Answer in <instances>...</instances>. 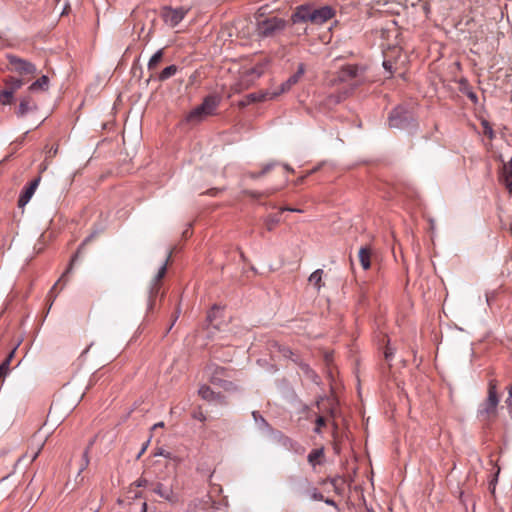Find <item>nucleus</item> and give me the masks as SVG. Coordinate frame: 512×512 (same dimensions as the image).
Wrapping results in <instances>:
<instances>
[{
    "label": "nucleus",
    "instance_id": "obj_1",
    "mask_svg": "<svg viewBox=\"0 0 512 512\" xmlns=\"http://www.w3.org/2000/svg\"><path fill=\"white\" fill-rule=\"evenodd\" d=\"M177 486L178 479L176 474H174L169 481L166 477H159L154 483L153 492L170 504H176L179 502Z\"/></svg>",
    "mask_w": 512,
    "mask_h": 512
},
{
    "label": "nucleus",
    "instance_id": "obj_2",
    "mask_svg": "<svg viewBox=\"0 0 512 512\" xmlns=\"http://www.w3.org/2000/svg\"><path fill=\"white\" fill-rule=\"evenodd\" d=\"M6 59L7 69L12 73L26 77L33 76L37 72L36 66L24 58L18 57L14 54H7Z\"/></svg>",
    "mask_w": 512,
    "mask_h": 512
},
{
    "label": "nucleus",
    "instance_id": "obj_3",
    "mask_svg": "<svg viewBox=\"0 0 512 512\" xmlns=\"http://www.w3.org/2000/svg\"><path fill=\"white\" fill-rule=\"evenodd\" d=\"M286 27V21L276 16L259 20L256 32L260 37H272L283 31Z\"/></svg>",
    "mask_w": 512,
    "mask_h": 512
},
{
    "label": "nucleus",
    "instance_id": "obj_4",
    "mask_svg": "<svg viewBox=\"0 0 512 512\" xmlns=\"http://www.w3.org/2000/svg\"><path fill=\"white\" fill-rule=\"evenodd\" d=\"M190 11V7H171L165 6L161 9V17L166 25L175 28L185 18Z\"/></svg>",
    "mask_w": 512,
    "mask_h": 512
},
{
    "label": "nucleus",
    "instance_id": "obj_5",
    "mask_svg": "<svg viewBox=\"0 0 512 512\" xmlns=\"http://www.w3.org/2000/svg\"><path fill=\"white\" fill-rule=\"evenodd\" d=\"M499 399L494 386H490L488 397L484 403L481 404L478 410V416L482 420H489L496 415L497 405Z\"/></svg>",
    "mask_w": 512,
    "mask_h": 512
},
{
    "label": "nucleus",
    "instance_id": "obj_6",
    "mask_svg": "<svg viewBox=\"0 0 512 512\" xmlns=\"http://www.w3.org/2000/svg\"><path fill=\"white\" fill-rule=\"evenodd\" d=\"M264 73V64L260 63L255 67L244 70L241 74L240 81L235 88L236 91L249 88Z\"/></svg>",
    "mask_w": 512,
    "mask_h": 512
},
{
    "label": "nucleus",
    "instance_id": "obj_7",
    "mask_svg": "<svg viewBox=\"0 0 512 512\" xmlns=\"http://www.w3.org/2000/svg\"><path fill=\"white\" fill-rule=\"evenodd\" d=\"M412 121V116L402 107L394 109L389 116V125L393 128L405 129Z\"/></svg>",
    "mask_w": 512,
    "mask_h": 512
},
{
    "label": "nucleus",
    "instance_id": "obj_8",
    "mask_svg": "<svg viewBox=\"0 0 512 512\" xmlns=\"http://www.w3.org/2000/svg\"><path fill=\"white\" fill-rule=\"evenodd\" d=\"M334 14L335 12L330 6H323L318 9L314 8L311 23L321 25L331 19Z\"/></svg>",
    "mask_w": 512,
    "mask_h": 512
},
{
    "label": "nucleus",
    "instance_id": "obj_9",
    "mask_svg": "<svg viewBox=\"0 0 512 512\" xmlns=\"http://www.w3.org/2000/svg\"><path fill=\"white\" fill-rule=\"evenodd\" d=\"M303 74H304V67H303V65H300L297 72L295 74H293L291 77H289V79L286 82H284L279 87L278 90L272 91L270 98H275L278 95L289 91L291 89V87L294 86L299 81V79L301 78V76Z\"/></svg>",
    "mask_w": 512,
    "mask_h": 512
},
{
    "label": "nucleus",
    "instance_id": "obj_10",
    "mask_svg": "<svg viewBox=\"0 0 512 512\" xmlns=\"http://www.w3.org/2000/svg\"><path fill=\"white\" fill-rule=\"evenodd\" d=\"M313 7L311 5H301L296 8L292 15L293 23L310 22L313 15Z\"/></svg>",
    "mask_w": 512,
    "mask_h": 512
},
{
    "label": "nucleus",
    "instance_id": "obj_11",
    "mask_svg": "<svg viewBox=\"0 0 512 512\" xmlns=\"http://www.w3.org/2000/svg\"><path fill=\"white\" fill-rule=\"evenodd\" d=\"M40 181L41 177L38 176L24 189L18 201L20 207H24L30 201L36 189L38 188Z\"/></svg>",
    "mask_w": 512,
    "mask_h": 512
},
{
    "label": "nucleus",
    "instance_id": "obj_12",
    "mask_svg": "<svg viewBox=\"0 0 512 512\" xmlns=\"http://www.w3.org/2000/svg\"><path fill=\"white\" fill-rule=\"evenodd\" d=\"M500 180L512 192V158L503 165Z\"/></svg>",
    "mask_w": 512,
    "mask_h": 512
},
{
    "label": "nucleus",
    "instance_id": "obj_13",
    "mask_svg": "<svg viewBox=\"0 0 512 512\" xmlns=\"http://www.w3.org/2000/svg\"><path fill=\"white\" fill-rule=\"evenodd\" d=\"M49 85V77L42 75L40 78L31 83V85L28 87V90L32 93L45 92L49 89Z\"/></svg>",
    "mask_w": 512,
    "mask_h": 512
},
{
    "label": "nucleus",
    "instance_id": "obj_14",
    "mask_svg": "<svg viewBox=\"0 0 512 512\" xmlns=\"http://www.w3.org/2000/svg\"><path fill=\"white\" fill-rule=\"evenodd\" d=\"M36 109V104L31 99L30 96H24L20 99L19 107L17 110V115L22 117L27 114L29 111Z\"/></svg>",
    "mask_w": 512,
    "mask_h": 512
},
{
    "label": "nucleus",
    "instance_id": "obj_15",
    "mask_svg": "<svg viewBox=\"0 0 512 512\" xmlns=\"http://www.w3.org/2000/svg\"><path fill=\"white\" fill-rule=\"evenodd\" d=\"M272 94V91H262L258 93H251L246 96V99L241 102L242 106H246L252 102H258V101H265V100H271L270 98Z\"/></svg>",
    "mask_w": 512,
    "mask_h": 512
},
{
    "label": "nucleus",
    "instance_id": "obj_16",
    "mask_svg": "<svg viewBox=\"0 0 512 512\" xmlns=\"http://www.w3.org/2000/svg\"><path fill=\"white\" fill-rule=\"evenodd\" d=\"M218 104H219V99L216 96H208L204 99L203 103L200 106H201V110L204 111V114L209 116L214 113Z\"/></svg>",
    "mask_w": 512,
    "mask_h": 512
},
{
    "label": "nucleus",
    "instance_id": "obj_17",
    "mask_svg": "<svg viewBox=\"0 0 512 512\" xmlns=\"http://www.w3.org/2000/svg\"><path fill=\"white\" fill-rule=\"evenodd\" d=\"M167 262L168 258L166 259L165 263L159 268L155 278L152 281L151 288H150V295L153 296L158 291V283L159 281L164 277L166 270H167Z\"/></svg>",
    "mask_w": 512,
    "mask_h": 512
},
{
    "label": "nucleus",
    "instance_id": "obj_18",
    "mask_svg": "<svg viewBox=\"0 0 512 512\" xmlns=\"http://www.w3.org/2000/svg\"><path fill=\"white\" fill-rule=\"evenodd\" d=\"M371 252L367 247L360 248L358 252V258L360 261V264L364 270H367L371 266L370 262Z\"/></svg>",
    "mask_w": 512,
    "mask_h": 512
},
{
    "label": "nucleus",
    "instance_id": "obj_19",
    "mask_svg": "<svg viewBox=\"0 0 512 512\" xmlns=\"http://www.w3.org/2000/svg\"><path fill=\"white\" fill-rule=\"evenodd\" d=\"M5 85H6V89L11 91V93L14 94L16 91H18L24 85V80L16 78V77H9L5 81Z\"/></svg>",
    "mask_w": 512,
    "mask_h": 512
},
{
    "label": "nucleus",
    "instance_id": "obj_20",
    "mask_svg": "<svg viewBox=\"0 0 512 512\" xmlns=\"http://www.w3.org/2000/svg\"><path fill=\"white\" fill-rule=\"evenodd\" d=\"M322 276L323 270L317 269L310 275L308 279L309 283L313 285L317 291H319L322 286Z\"/></svg>",
    "mask_w": 512,
    "mask_h": 512
},
{
    "label": "nucleus",
    "instance_id": "obj_21",
    "mask_svg": "<svg viewBox=\"0 0 512 512\" xmlns=\"http://www.w3.org/2000/svg\"><path fill=\"white\" fill-rule=\"evenodd\" d=\"M205 117H207V115L204 114V111L201 110V106L199 105L187 115L186 119L188 122H200Z\"/></svg>",
    "mask_w": 512,
    "mask_h": 512
},
{
    "label": "nucleus",
    "instance_id": "obj_22",
    "mask_svg": "<svg viewBox=\"0 0 512 512\" xmlns=\"http://www.w3.org/2000/svg\"><path fill=\"white\" fill-rule=\"evenodd\" d=\"M163 58V50H158L149 60L148 69L153 71L157 68L158 64L162 61Z\"/></svg>",
    "mask_w": 512,
    "mask_h": 512
},
{
    "label": "nucleus",
    "instance_id": "obj_23",
    "mask_svg": "<svg viewBox=\"0 0 512 512\" xmlns=\"http://www.w3.org/2000/svg\"><path fill=\"white\" fill-rule=\"evenodd\" d=\"M177 72V66L176 65H170L162 70V72L159 74V80L165 81L175 75Z\"/></svg>",
    "mask_w": 512,
    "mask_h": 512
},
{
    "label": "nucleus",
    "instance_id": "obj_24",
    "mask_svg": "<svg viewBox=\"0 0 512 512\" xmlns=\"http://www.w3.org/2000/svg\"><path fill=\"white\" fill-rule=\"evenodd\" d=\"M13 99L14 94L6 88L0 93V103L3 105L11 104L13 102Z\"/></svg>",
    "mask_w": 512,
    "mask_h": 512
},
{
    "label": "nucleus",
    "instance_id": "obj_25",
    "mask_svg": "<svg viewBox=\"0 0 512 512\" xmlns=\"http://www.w3.org/2000/svg\"><path fill=\"white\" fill-rule=\"evenodd\" d=\"M199 395L206 400H213L214 399V392L210 389L208 386H201L198 391Z\"/></svg>",
    "mask_w": 512,
    "mask_h": 512
},
{
    "label": "nucleus",
    "instance_id": "obj_26",
    "mask_svg": "<svg viewBox=\"0 0 512 512\" xmlns=\"http://www.w3.org/2000/svg\"><path fill=\"white\" fill-rule=\"evenodd\" d=\"M281 221L280 216L278 214L275 215H269L266 218V226L268 230H272L279 222Z\"/></svg>",
    "mask_w": 512,
    "mask_h": 512
},
{
    "label": "nucleus",
    "instance_id": "obj_27",
    "mask_svg": "<svg viewBox=\"0 0 512 512\" xmlns=\"http://www.w3.org/2000/svg\"><path fill=\"white\" fill-rule=\"evenodd\" d=\"M323 455V450L322 449H317V450H314L312 451L309 455H308V461L312 464V465H315L318 463V460L319 458Z\"/></svg>",
    "mask_w": 512,
    "mask_h": 512
},
{
    "label": "nucleus",
    "instance_id": "obj_28",
    "mask_svg": "<svg viewBox=\"0 0 512 512\" xmlns=\"http://www.w3.org/2000/svg\"><path fill=\"white\" fill-rule=\"evenodd\" d=\"M274 166H275V163H268V164H266V165L263 167V169H262V171H261L260 173H258V174H256V173H251V174H250V177H251V178L256 179V178H258V177H260V176H263V175H265L266 173H268L269 171H271V170L273 169V167H274Z\"/></svg>",
    "mask_w": 512,
    "mask_h": 512
},
{
    "label": "nucleus",
    "instance_id": "obj_29",
    "mask_svg": "<svg viewBox=\"0 0 512 512\" xmlns=\"http://www.w3.org/2000/svg\"><path fill=\"white\" fill-rule=\"evenodd\" d=\"M88 465H89L88 452L85 451L83 453L82 463H81L79 471H78V476H80V474L88 467Z\"/></svg>",
    "mask_w": 512,
    "mask_h": 512
},
{
    "label": "nucleus",
    "instance_id": "obj_30",
    "mask_svg": "<svg viewBox=\"0 0 512 512\" xmlns=\"http://www.w3.org/2000/svg\"><path fill=\"white\" fill-rule=\"evenodd\" d=\"M9 359H6L1 365H0V378L5 377L9 372Z\"/></svg>",
    "mask_w": 512,
    "mask_h": 512
},
{
    "label": "nucleus",
    "instance_id": "obj_31",
    "mask_svg": "<svg viewBox=\"0 0 512 512\" xmlns=\"http://www.w3.org/2000/svg\"><path fill=\"white\" fill-rule=\"evenodd\" d=\"M47 437L48 436H45V438L39 443L36 451L31 456V461H34L38 457V455L40 454L42 448L44 447V444H45V442L47 440Z\"/></svg>",
    "mask_w": 512,
    "mask_h": 512
},
{
    "label": "nucleus",
    "instance_id": "obj_32",
    "mask_svg": "<svg viewBox=\"0 0 512 512\" xmlns=\"http://www.w3.org/2000/svg\"><path fill=\"white\" fill-rule=\"evenodd\" d=\"M324 425H325V419H324V417H322V416L318 417V418H317V420H316V428H315V432L319 433V432H320V428H321L322 426H324Z\"/></svg>",
    "mask_w": 512,
    "mask_h": 512
},
{
    "label": "nucleus",
    "instance_id": "obj_33",
    "mask_svg": "<svg viewBox=\"0 0 512 512\" xmlns=\"http://www.w3.org/2000/svg\"><path fill=\"white\" fill-rule=\"evenodd\" d=\"M155 455L164 456L165 458L172 459L171 454L169 452L164 451L163 449H160L158 452L155 453Z\"/></svg>",
    "mask_w": 512,
    "mask_h": 512
},
{
    "label": "nucleus",
    "instance_id": "obj_34",
    "mask_svg": "<svg viewBox=\"0 0 512 512\" xmlns=\"http://www.w3.org/2000/svg\"><path fill=\"white\" fill-rule=\"evenodd\" d=\"M135 483L138 487H144L148 485V481L145 478H140Z\"/></svg>",
    "mask_w": 512,
    "mask_h": 512
},
{
    "label": "nucleus",
    "instance_id": "obj_35",
    "mask_svg": "<svg viewBox=\"0 0 512 512\" xmlns=\"http://www.w3.org/2000/svg\"><path fill=\"white\" fill-rule=\"evenodd\" d=\"M76 258H77V254L72 258L69 268H68V269L66 270V272L62 275V277L60 278V280H59V281H61V280H62V278H63L67 273H69V272L71 271V269H72V265H73L74 261L76 260Z\"/></svg>",
    "mask_w": 512,
    "mask_h": 512
},
{
    "label": "nucleus",
    "instance_id": "obj_36",
    "mask_svg": "<svg viewBox=\"0 0 512 512\" xmlns=\"http://www.w3.org/2000/svg\"><path fill=\"white\" fill-rule=\"evenodd\" d=\"M56 154H57V148H51V149L48 151V157L55 156Z\"/></svg>",
    "mask_w": 512,
    "mask_h": 512
},
{
    "label": "nucleus",
    "instance_id": "obj_37",
    "mask_svg": "<svg viewBox=\"0 0 512 512\" xmlns=\"http://www.w3.org/2000/svg\"><path fill=\"white\" fill-rule=\"evenodd\" d=\"M393 355V352L390 348H387L385 351V358L389 359Z\"/></svg>",
    "mask_w": 512,
    "mask_h": 512
},
{
    "label": "nucleus",
    "instance_id": "obj_38",
    "mask_svg": "<svg viewBox=\"0 0 512 512\" xmlns=\"http://www.w3.org/2000/svg\"><path fill=\"white\" fill-rule=\"evenodd\" d=\"M282 211H291V212H302V210L300 209H296V208H282Z\"/></svg>",
    "mask_w": 512,
    "mask_h": 512
},
{
    "label": "nucleus",
    "instance_id": "obj_39",
    "mask_svg": "<svg viewBox=\"0 0 512 512\" xmlns=\"http://www.w3.org/2000/svg\"><path fill=\"white\" fill-rule=\"evenodd\" d=\"M383 66H384V68H385L386 70H388L389 72H391V68H392V66H391V64H390L389 62L384 61V62H383Z\"/></svg>",
    "mask_w": 512,
    "mask_h": 512
},
{
    "label": "nucleus",
    "instance_id": "obj_40",
    "mask_svg": "<svg viewBox=\"0 0 512 512\" xmlns=\"http://www.w3.org/2000/svg\"><path fill=\"white\" fill-rule=\"evenodd\" d=\"M511 400H512V387H511V388H510V390H509V398H508V400H507V401H511ZM511 405H512V403H511V402H509V406H511Z\"/></svg>",
    "mask_w": 512,
    "mask_h": 512
},
{
    "label": "nucleus",
    "instance_id": "obj_41",
    "mask_svg": "<svg viewBox=\"0 0 512 512\" xmlns=\"http://www.w3.org/2000/svg\"><path fill=\"white\" fill-rule=\"evenodd\" d=\"M163 426H164V423L163 422H159V423H156L152 428L156 429V428L163 427Z\"/></svg>",
    "mask_w": 512,
    "mask_h": 512
},
{
    "label": "nucleus",
    "instance_id": "obj_42",
    "mask_svg": "<svg viewBox=\"0 0 512 512\" xmlns=\"http://www.w3.org/2000/svg\"><path fill=\"white\" fill-rule=\"evenodd\" d=\"M13 356H14V350H12V351L10 352V354L8 355V357H7V359H9V363L11 362V360H12Z\"/></svg>",
    "mask_w": 512,
    "mask_h": 512
},
{
    "label": "nucleus",
    "instance_id": "obj_43",
    "mask_svg": "<svg viewBox=\"0 0 512 512\" xmlns=\"http://www.w3.org/2000/svg\"><path fill=\"white\" fill-rule=\"evenodd\" d=\"M47 169V164H42L40 167L41 172Z\"/></svg>",
    "mask_w": 512,
    "mask_h": 512
},
{
    "label": "nucleus",
    "instance_id": "obj_44",
    "mask_svg": "<svg viewBox=\"0 0 512 512\" xmlns=\"http://www.w3.org/2000/svg\"><path fill=\"white\" fill-rule=\"evenodd\" d=\"M325 502H326L327 504H329V505H335V503H334V501H333V500H329V499H327Z\"/></svg>",
    "mask_w": 512,
    "mask_h": 512
},
{
    "label": "nucleus",
    "instance_id": "obj_45",
    "mask_svg": "<svg viewBox=\"0 0 512 512\" xmlns=\"http://www.w3.org/2000/svg\"><path fill=\"white\" fill-rule=\"evenodd\" d=\"M212 382L213 383H220V380L218 378H216V377H213L212 378Z\"/></svg>",
    "mask_w": 512,
    "mask_h": 512
},
{
    "label": "nucleus",
    "instance_id": "obj_46",
    "mask_svg": "<svg viewBox=\"0 0 512 512\" xmlns=\"http://www.w3.org/2000/svg\"><path fill=\"white\" fill-rule=\"evenodd\" d=\"M313 497H314V499H319V500H321V499H322V495L314 494V496H313Z\"/></svg>",
    "mask_w": 512,
    "mask_h": 512
},
{
    "label": "nucleus",
    "instance_id": "obj_47",
    "mask_svg": "<svg viewBox=\"0 0 512 512\" xmlns=\"http://www.w3.org/2000/svg\"><path fill=\"white\" fill-rule=\"evenodd\" d=\"M469 97H470L472 100H476V95H475V94H473V93H471V94L469 95Z\"/></svg>",
    "mask_w": 512,
    "mask_h": 512
},
{
    "label": "nucleus",
    "instance_id": "obj_48",
    "mask_svg": "<svg viewBox=\"0 0 512 512\" xmlns=\"http://www.w3.org/2000/svg\"><path fill=\"white\" fill-rule=\"evenodd\" d=\"M259 422H262V423H264V424H265V420H264V418H262L261 416H259Z\"/></svg>",
    "mask_w": 512,
    "mask_h": 512
},
{
    "label": "nucleus",
    "instance_id": "obj_49",
    "mask_svg": "<svg viewBox=\"0 0 512 512\" xmlns=\"http://www.w3.org/2000/svg\"><path fill=\"white\" fill-rule=\"evenodd\" d=\"M259 422H262V423H264V424H265V420H264V418H262L261 416H259Z\"/></svg>",
    "mask_w": 512,
    "mask_h": 512
},
{
    "label": "nucleus",
    "instance_id": "obj_50",
    "mask_svg": "<svg viewBox=\"0 0 512 512\" xmlns=\"http://www.w3.org/2000/svg\"><path fill=\"white\" fill-rule=\"evenodd\" d=\"M253 416H254L255 420L258 421V417H257V413L256 412H253Z\"/></svg>",
    "mask_w": 512,
    "mask_h": 512
},
{
    "label": "nucleus",
    "instance_id": "obj_51",
    "mask_svg": "<svg viewBox=\"0 0 512 512\" xmlns=\"http://www.w3.org/2000/svg\"><path fill=\"white\" fill-rule=\"evenodd\" d=\"M145 449H146V445H145L144 447H142V450H141V452L139 453V456H140V455L145 451Z\"/></svg>",
    "mask_w": 512,
    "mask_h": 512
},
{
    "label": "nucleus",
    "instance_id": "obj_52",
    "mask_svg": "<svg viewBox=\"0 0 512 512\" xmlns=\"http://www.w3.org/2000/svg\"><path fill=\"white\" fill-rule=\"evenodd\" d=\"M146 508H147V504L146 503H143V512L146 511Z\"/></svg>",
    "mask_w": 512,
    "mask_h": 512
},
{
    "label": "nucleus",
    "instance_id": "obj_53",
    "mask_svg": "<svg viewBox=\"0 0 512 512\" xmlns=\"http://www.w3.org/2000/svg\"><path fill=\"white\" fill-rule=\"evenodd\" d=\"M198 418H199V420H204V416L203 415H198Z\"/></svg>",
    "mask_w": 512,
    "mask_h": 512
},
{
    "label": "nucleus",
    "instance_id": "obj_54",
    "mask_svg": "<svg viewBox=\"0 0 512 512\" xmlns=\"http://www.w3.org/2000/svg\"><path fill=\"white\" fill-rule=\"evenodd\" d=\"M56 285H57V283L52 287L50 293H52L55 290Z\"/></svg>",
    "mask_w": 512,
    "mask_h": 512
},
{
    "label": "nucleus",
    "instance_id": "obj_55",
    "mask_svg": "<svg viewBox=\"0 0 512 512\" xmlns=\"http://www.w3.org/2000/svg\"><path fill=\"white\" fill-rule=\"evenodd\" d=\"M430 224H431V229H433L434 228V222L430 221Z\"/></svg>",
    "mask_w": 512,
    "mask_h": 512
},
{
    "label": "nucleus",
    "instance_id": "obj_56",
    "mask_svg": "<svg viewBox=\"0 0 512 512\" xmlns=\"http://www.w3.org/2000/svg\"><path fill=\"white\" fill-rule=\"evenodd\" d=\"M285 169H287L288 171H291V169L288 165H285Z\"/></svg>",
    "mask_w": 512,
    "mask_h": 512
}]
</instances>
